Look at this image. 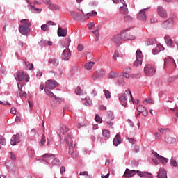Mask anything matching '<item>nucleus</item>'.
<instances>
[{
    "label": "nucleus",
    "mask_w": 178,
    "mask_h": 178,
    "mask_svg": "<svg viewBox=\"0 0 178 178\" xmlns=\"http://www.w3.org/2000/svg\"><path fill=\"white\" fill-rule=\"evenodd\" d=\"M65 143L68 144V154L71 155L72 158H77V156H79V152L77 151V143H74V145L73 146V139H72V135H68V138L65 139Z\"/></svg>",
    "instance_id": "nucleus-1"
},
{
    "label": "nucleus",
    "mask_w": 178,
    "mask_h": 178,
    "mask_svg": "<svg viewBox=\"0 0 178 178\" xmlns=\"http://www.w3.org/2000/svg\"><path fill=\"white\" fill-rule=\"evenodd\" d=\"M129 98H131V101L133 102V95H131L130 90H125V92L119 97V101L121 105H122V106H127V100Z\"/></svg>",
    "instance_id": "nucleus-2"
},
{
    "label": "nucleus",
    "mask_w": 178,
    "mask_h": 178,
    "mask_svg": "<svg viewBox=\"0 0 178 178\" xmlns=\"http://www.w3.org/2000/svg\"><path fill=\"white\" fill-rule=\"evenodd\" d=\"M152 154L156 158V159H152V162H154L155 165H159V163H163V165H166V163H168V159L159 155V154H157L156 152H154V151L152 152Z\"/></svg>",
    "instance_id": "nucleus-3"
},
{
    "label": "nucleus",
    "mask_w": 178,
    "mask_h": 178,
    "mask_svg": "<svg viewBox=\"0 0 178 178\" xmlns=\"http://www.w3.org/2000/svg\"><path fill=\"white\" fill-rule=\"evenodd\" d=\"M16 77L18 81H23L24 80L25 81H26V83H29L30 81V76L23 70L17 72Z\"/></svg>",
    "instance_id": "nucleus-4"
},
{
    "label": "nucleus",
    "mask_w": 178,
    "mask_h": 178,
    "mask_svg": "<svg viewBox=\"0 0 178 178\" xmlns=\"http://www.w3.org/2000/svg\"><path fill=\"white\" fill-rule=\"evenodd\" d=\"M42 158H48L49 161H50V159H53L51 162V165H53V166H60V165H62V163L60 162L59 159L55 158V155L52 154H44L42 156Z\"/></svg>",
    "instance_id": "nucleus-5"
},
{
    "label": "nucleus",
    "mask_w": 178,
    "mask_h": 178,
    "mask_svg": "<svg viewBox=\"0 0 178 178\" xmlns=\"http://www.w3.org/2000/svg\"><path fill=\"white\" fill-rule=\"evenodd\" d=\"M67 131H69V127L66 125H63L60 129V140H66L67 138H69V134L72 136L71 134H67Z\"/></svg>",
    "instance_id": "nucleus-6"
},
{
    "label": "nucleus",
    "mask_w": 178,
    "mask_h": 178,
    "mask_svg": "<svg viewBox=\"0 0 178 178\" xmlns=\"http://www.w3.org/2000/svg\"><path fill=\"white\" fill-rule=\"evenodd\" d=\"M126 31H129V29H124V31H122L120 33L122 41H127L129 40H136V37L134 35H130L126 33Z\"/></svg>",
    "instance_id": "nucleus-7"
},
{
    "label": "nucleus",
    "mask_w": 178,
    "mask_h": 178,
    "mask_svg": "<svg viewBox=\"0 0 178 178\" xmlns=\"http://www.w3.org/2000/svg\"><path fill=\"white\" fill-rule=\"evenodd\" d=\"M173 24H175L173 18H169L161 24V28L164 30H169L173 27Z\"/></svg>",
    "instance_id": "nucleus-8"
},
{
    "label": "nucleus",
    "mask_w": 178,
    "mask_h": 178,
    "mask_svg": "<svg viewBox=\"0 0 178 178\" xmlns=\"http://www.w3.org/2000/svg\"><path fill=\"white\" fill-rule=\"evenodd\" d=\"M105 76V70L102 69H99L96 72H94L91 79L93 81L98 80L99 79H102Z\"/></svg>",
    "instance_id": "nucleus-9"
},
{
    "label": "nucleus",
    "mask_w": 178,
    "mask_h": 178,
    "mask_svg": "<svg viewBox=\"0 0 178 178\" xmlns=\"http://www.w3.org/2000/svg\"><path fill=\"white\" fill-rule=\"evenodd\" d=\"M144 72L145 76L151 77V76H154V74H155V72H156V70L154 67H152V65H146L144 67Z\"/></svg>",
    "instance_id": "nucleus-10"
},
{
    "label": "nucleus",
    "mask_w": 178,
    "mask_h": 178,
    "mask_svg": "<svg viewBox=\"0 0 178 178\" xmlns=\"http://www.w3.org/2000/svg\"><path fill=\"white\" fill-rule=\"evenodd\" d=\"M136 55V60L134 63V66L137 67L138 65H143V52L141 50H137Z\"/></svg>",
    "instance_id": "nucleus-11"
},
{
    "label": "nucleus",
    "mask_w": 178,
    "mask_h": 178,
    "mask_svg": "<svg viewBox=\"0 0 178 178\" xmlns=\"http://www.w3.org/2000/svg\"><path fill=\"white\" fill-rule=\"evenodd\" d=\"M56 87H58V82L49 79L45 83L44 90H54Z\"/></svg>",
    "instance_id": "nucleus-12"
},
{
    "label": "nucleus",
    "mask_w": 178,
    "mask_h": 178,
    "mask_svg": "<svg viewBox=\"0 0 178 178\" xmlns=\"http://www.w3.org/2000/svg\"><path fill=\"white\" fill-rule=\"evenodd\" d=\"M157 12L159 16L163 19H166L168 17V12L162 6H159L157 8Z\"/></svg>",
    "instance_id": "nucleus-13"
},
{
    "label": "nucleus",
    "mask_w": 178,
    "mask_h": 178,
    "mask_svg": "<svg viewBox=\"0 0 178 178\" xmlns=\"http://www.w3.org/2000/svg\"><path fill=\"white\" fill-rule=\"evenodd\" d=\"M165 143L169 145L175 144L176 143V138L172 135L165 136Z\"/></svg>",
    "instance_id": "nucleus-14"
},
{
    "label": "nucleus",
    "mask_w": 178,
    "mask_h": 178,
    "mask_svg": "<svg viewBox=\"0 0 178 178\" xmlns=\"http://www.w3.org/2000/svg\"><path fill=\"white\" fill-rule=\"evenodd\" d=\"M137 172H140L138 170H130L129 168H127L125 170V172L124 173V177L126 178H130L133 177L137 173Z\"/></svg>",
    "instance_id": "nucleus-15"
},
{
    "label": "nucleus",
    "mask_w": 178,
    "mask_h": 178,
    "mask_svg": "<svg viewBox=\"0 0 178 178\" xmlns=\"http://www.w3.org/2000/svg\"><path fill=\"white\" fill-rule=\"evenodd\" d=\"M22 134H17V135H14L13 137L11 138V145H16V144H19L20 143V138H22Z\"/></svg>",
    "instance_id": "nucleus-16"
},
{
    "label": "nucleus",
    "mask_w": 178,
    "mask_h": 178,
    "mask_svg": "<svg viewBox=\"0 0 178 178\" xmlns=\"http://www.w3.org/2000/svg\"><path fill=\"white\" fill-rule=\"evenodd\" d=\"M70 15L74 20H77L78 22H84L85 20L84 18H83V17L76 11H70Z\"/></svg>",
    "instance_id": "nucleus-17"
},
{
    "label": "nucleus",
    "mask_w": 178,
    "mask_h": 178,
    "mask_svg": "<svg viewBox=\"0 0 178 178\" xmlns=\"http://www.w3.org/2000/svg\"><path fill=\"white\" fill-rule=\"evenodd\" d=\"M19 31L22 35H27L30 33V27L20 25L19 26Z\"/></svg>",
    "instance_id": "nucleus-18"
},
{
    "label": "nucleus",
    "mask_w": 178,
    "mask_h": 178,
    "mask_svg": "<svg viewBox=\"0 0 178 178\" xmlns=\"http://www.w3.org/2000/svg\"><path fill=\"white\" fill-rule=\"evenodd\" d=\"M64 60H69L72 54H70V50L69 49H65L61 55Z\"/></svg>",
    "instance_id": "nucleus-19"
},
{
    "label": "nucleus",
    "mask_w": 178,
    "mask_h": 178,
    "mask_svg": "<svg viewBox=\"0 0 178 178\" xmlns=\"http://www.w3.org/2000/svg\"><path fill=\"white\" fill-rule=\"evenodd\" d=\"M138 20H142L143 22L147 20V15H145V9L141 10L138 13Z\"/></svg>",
    "instance_id": "nucleus-20"
},
{
    "label": "nucleus",
    "mask_w": 178,
    "mask_h": 178,
    "mask_svg": "<svg viewBox=\"0 0 178 178\" xmlns=\"http://www.w3.org/2000/svg\"><path fill=\"white\" fill-rule=\"evenodd\" d=\"M112 42H114L115 44H116L117 45H120V42L122 41V38L120 37V33L114 35L112 39H111Z\"/></svg>",
    "instance_id": "nucleus-21"
},
{
    "label": "nucleus",
    "mask_w": 178,
    "mask_h": 178,
    "mask_svg": "<svg viewBox=\"0 0 178 178\" xmlns=\"http://www.w3.org/2000/svg\"><path fill=\"white\" fill-rule=\"evenodd\" d=\"M57 34L58 37H66V35H67V30L63 29L62 28L59 27L57 31Z\"/></svg>",
    "instance_id": "nucleus-22"
},
{
    "label": "nucleus",
    "mask_w": 178,
    "mask_h": 178,
    "mask_svg": "<svg viewBox=\"0 0 178 178\" xmlns=\"http://www.w3.org/2000/svg\"><path fill=\"white\" fill-rule=\"evenodd\" d=\"M158 178H168V173L164 169H160L157 174Z\"/></svg>",
    "instance_id": "nucleus-23"
},
{
    "label": "nucleus",
    "mask_w": 178,
    "mask_h": 178,
    "mask_svg": "<svg viewBox=\"0 0 178 178\" xmlns=\"http://www.w3.org/2000/svg\"><path fill=\"white\" fill-rule=\"evenodd\" d=\"M122 143V139L120 138V135H119V134H118L113 140V145H115V147H118V145L119 144H120Z\"/></svg>",
    "instance_id": "nucleus-24"
},
{
    "label": "nucleus",
    "mask_w": 178,
    "mask_h": 178,
    "mask_svg": "<svg viewBox=\"0 0 178 178\" xmlns=\"http://www.w3.org/2000/svg\"><path fill=\"white\" fill-rule=\"evenodd\" d=\"M17 94L18 97H20L21 98H26L27 97V93H26L24 91L22 90V88L20 87V85L18 84V91L17 92Z\"/></svg>",
    "instance_id": "nucleus-25"
},
{
    "label": "nucleus",
    "mask_w": 178,
    "mask_h": 178,
    "mask_svg": "<svg viewBox=\"0 0 178 178\" xmlns=\"http://www.w3.org/2000/svg\"><path fill=\"white\" fill-rule=\"evenodd\" d=\"M137 175L140 176V177L152 178V175L145 172H141V171H137Z\"/></svg>",
    "instance_id": "nucleus-26"
},
{
    "label": "nucleus",
    "mask_w": 178,
    "mask_h": 178,
    "mask_svg": "<svg viewBox=\"0 0 178 178\" xmlns=\"http://www.w3.org/2000/svg\"><path fill=\"white\" fill-rule=\"evenodd\" d=\"M130 73H131V69L127 67L123 72V76L125 77V79H129L130 77Z\"/></svg>",
    "instance_id": "nucleus-27"
},
{
    "label": "nucleus",
    "mask_w": 178,
    "mask_h": 178,
    "mask_svg": "<svg viewBox=\"0 0 178 178\" xmlns=\"http://www.w3.org/2000/svg\"><path fill=\"white\" fill-rule=\"evenodd\" d=\"M120 13L122 15H127L129 13V8H127V5H124L120 8Z\"/></svg>",
    "instance_id": "nucleus-28"
},
{
    "label": "nucleus",
    "mask_w": 178,
    "mask_h": 178,
    "mask_svg": "<svg viewBox=\"0 0 178 178\" xmlns=\"http://www.w3.org/2000/svg\"><path fill=\"white\" fill-rule=\"evenodd\" d=\"M20 23L22 24L21 26H24V27H31V22L29 19H22L20 21Z\"/></svg>",
    "instance_id": "nucleus-29"
},
{
    "label": "nucleus",
    "mask_w": 178,
    "mask_h": 178,
    "mask_svg": "<svg viewBox=\"0 0 178 178\" xmlns=\"http://www.w3.org/2000/svg\"><path fill=\"white\" fill-rule=\"evenodd\" d=\"M49 9H50L51 10H59L60 9V7L59 6V5L51 3L49 6Z\"/></svg>",
    "instance_id": "nucleus-30"
},
{
    "label": "nucleus",
    "mask_w": 178,
    "mask_h": 178,
    "mask_svg": "<svg viewBox=\"0 0 178 178\" xmlns=\"http://www.w3.org/2000/svg\"><path fill=\"white\" fill-rule=\"evenodd\" d=\"M49 63L53 64L54 66H58L59 65V60L56 58H51L49 60Z\"/></svg>",
    "instance_id": "nucleus-31"
},
{
    "label": "nucleus",
    "mask_w": 178,
    "mask_h": 178,
    "mask_svg": "<svg viewBox=\"0 0 178 178\" xmlns=\"http://www.w3.org/2000/svg\"><path fill=\"white\" fill-rule=\"evenodd\" d=\"M95 15H97V12L92 10L91 13H87L86 15H83L84 20H88L90 19L88 16H95Z\"/></svg>",
    "instance_id": "nucleus-32"
},
{
    "label": "nucleus",
    "mask_w": 178,
    "mask_h": 178,
    "mask_svg": "<svg viewBox=\"0 0 178 178\" xmlns=\"http://www.w3.org/2000/svg\"><path fill=\"white\" fill-rule=\"evenodd\" d=\"M83 102L86 106H91V105H92V101H91L90 99H83Z\"/></svg>",
    "instance_id": "nucleus-33"
},
{
    "label": "nucleus",
    "mask_w": 178,
    "mask_h": 178,
    "mask_svg": "<svg viewBox=\"0 0 178 178\" xmlns=\"http://www.w3.org/2000/svg\"><path fill=\"white\" fill-rule=\"evenodd\" d=\"M95 63L94 62H89V63H87L86 65H85V68L87 70H91L92 69V66H94Z\"/></svg>",
    "instance_id": "nucleus-34"
},
{
    "label": "nucleus",
    "mask_w": 178,
    "mask_h": 178,
    "mask_svg": "<svg viewBox=\"0 0 178 178\" xmlns=\"http://www.w3.org/2000/svg\"><path fill=\"white\" fill-rule=\"evenodd\" d=\"M165 41L167 45H168L169 47H172V45L173 44V41L172 40V39H170V37L165 36Z\"/></svg>",
    "instance_id": "nucleus-35"
},
{
    "label": "nucleus",
    "mask_w": 178,
    "mask_h": 178,
    "mask_svg": "<svg viewBox=\"0 0 178 178\" xmlns=\"http://www.w3.org/2000/svg\"><path fill=\"white\" fill-rule=\"evenodd\" d=\"M114 118L115 117H113V113L109 111L107 113V115L106 117V122L108 120H113Z\"/></svg>",
    "instance_id": "nucleus-36"
},
{
    "label": "nucleus",
    "mask_w": 178,
    "mask_h": 178,
    "mask_svg": "<svg viewBox=\"0 0 178 178\" xmlns=\"http://www.w3.org/2000/svg\"><path fill=\"white\" fill-rule=\"evenodd\" d=\"M30 8H31V12H33V13H40V12L42 10V9L36 8L35 7H34L32 5L30 6Z\"/></svg>",
    "instance_id": "nucleus-37"
},
{
    "label": "nucleus",
    "mask_w": 178,
    "mask_h": 178,
    "mask_svg": "<svg viewBox=\"0 0 178 178\" xmlns=\"http://www.w3.org/2000/svg\"><path fill=\"white\" fill-rule=\"evenodd\" d=\"M102 136H104V137H106V138H109L111 137V133L106 129H103Z\"/></svg>",
    "instance_id": "nucleus-38"
},
{
    "label": "nucleus",
    "mask_w": 178,
    "mask_h": 178,
    "mask_svg": "<svg viewBox=\"0 0 178 178\" xmlns=\"http://www.w3.org/2000/svg\"><path fill=\"white\" fill-rule=\"evenodd\" d=\"M161 45L157 44V47L154 49H153V55H156L158 54H159V52H161Z\"/></svg>",
    "instance_id": "nucleus-39"
},
{
    "label": "nucleus",
    "mask_w": 178,
    "mask_h": 178,
    "mask_svg": "<svg viewBox=\"0 0 178 178\" xmlns=\"http://www.w3.org/2000/svg\"><path fill=\"white\" fill-rule=\"evenodd\" d=\"M158 130L161 134H168V133L170 131L169 129L168 128H159Z\"/></svg>",
    "instance_id": "nucleus-40"
},
{
    "label": "nucleus",
    "mask_w": 178,
    "mask_h": 178,
    "mask_svg": "<svg viewBox=\"0 0 178 178\" xmlns=\"http://www.w3.org/2000/svg\"><path fill=\"white\" fill-rule=\"evenodd\" d=\"M44 91L47 95H49V97H50L51 98L54 97L55 99H58V97H56V96H55V95L52 92L49 91V90H44Z\"/></svg>",
    "instance_id": "nucleus-41"
},
{
    "label": "nucleus",
    "mask_w": 178,
    "mask_h": 178,
    "mask_svg": "<svg viewBox=\"0 0 178 178\" xmlns=\"http://www.w3.org/2000/svg\"><path fill=\"white\" fill-rule=\"evenodd\" d=\"M171 63V65H175V60H173V58H165V63L164 65H166V63Z\"/></svg>",
    "instance_id": "nucleus-42"
},
{
    "label": "nucleus",
    "mask_w": 178,
    "mask_h": 178,
    "mask_svg": "<svg viewBox=\"0 0 178 178\" xmlns=\"http://www.w3.org/2000/svg\"><path fill=\"white\" fill-rule=\"evenodd\" d=\"M104 95H105V97L106 98V99H111V92L109 90H104Z\"/></svg>",
    "instance_id": "nucleus-43"
},
{
    "label": "nucleus",
    "mask_w": 178,
    "mask_h": 178,
    "mask_svg": "<svg viewBox=\"0 0 178 178\" xmlns=\"http://www.w3.org/2000/svg\"><path fill=\"white\" fill-rule=\"evenodd\" d=\"M93 34L95 35V41L97 42L99 40V31H98V29L92 31Z\"/></svg>",
    "instance_id": "nucleus-44"
},
{
    "label": "nucleus",
    "mask_w": 178,
    "mask_h": 178,
    "mask_svg": "<svg viewBox=\"0 0 178 178\" xmlns=\"http://www.w3.org/2000/svg\"><path fill=\"white\" fill-rule=\"evenodd\" d=\"M143 104H144L145 105H147V104H154V100L152 99H146L145 100H144L143 102Z\"/></svg>",
    "instance_id": "nucleus-45"
},
{
    "label": "nucleus",
    "mask_w": 178,
    "mask_h": 178,
    "mask_svg": "<svg viewBox=\"0 0 178 178\" xmlns=\"http://www.w3.org/2000/svg\"><path fill=\"white\" fill-rule=\"evenodd\" d=\"M41 29L43 31H49V26L47 25V24H44L41 26Z\"/></svg>",
    "instance_id": "nucleus-46"
},
{
    "label": "nucleus",
    "mask_w": 178,
    "mask_h": 178,
    "mask_svg": "<svg viewBox=\"0 0 178 178\" xmlns=\"http://www.w3.org/2000/svg\"><path fill=\"white\" fill-rule=\"evenodd\" d=\"M109 79H115V77H118V74L115 72H111L108 74Z\"/></svg>",
    "instance_id": "nucleus-47"
},
{
    "label": "nucleus",
    "mask_w": 178,
    "mask_h": 178,
    "mask_svg": "<svg viewBox=\"0 0 178 178\" xmlns=\"http://www.w3.org/2000/svg\"><path fill=\"white\" fill-rule=\"evenodd\" d=\"M124 22H131L133 20V17L130 16V15H125L124 16Z\"/></svg>",
    "instance_id": "nucleus-48"
},
{
    "label": "nucleus",
    "mask_w": 178,
    "mask_h": 178,
    "mask_svg": "<svg viewBox=\"0 0 178 178\" xmlns=\"http://www.w3.org/2000/svg\"><path fill=\"white\" fill-rule=\"evenodd\" d=\"M136 110L138 111V112L141 113L142 112H144V111H145V107H144L143 105H140L138 106Z\"/></svg>",
    "instance_id": "nucleus-49"
},
{
    "label": "nucleus",
    "mask_w": 178,
    "mask_h": 178,
    "mask_svg": "<svg viewBox=\"0 0 178 178\" xmlns=\"http://www.w3.org/2000/svg\"><path fill=\"white\" fill-rule=\"evenodd\" d=\"M46 141H47V139H46V138H45V135L44 134H43L42 136V138H41V140H40V145H45V143H46Z\"/></svg>",
    "instance_id": "nucleus-50"
},
{
    "label": "nucleus",
    "mask_w": 178,
    "mask_h": 178,
    "mask_svg": "<svg viewBox=\"0 0 178 178\" xmlns=\"http://www.w3.org/2000/svg\"><path fill=\"white\" fill-rule=\"evenodd\" d=\"M0 144L1 145H6V140H5V137L0 136Z\"/></svg>",
    "instance_id": "nucleus-51"
},
{
    "label": "nucleus",
    "mask_w": 178,
    "mask_h": 178,
    "mask_svg": "<svg viewBox=\"0 0 178 178\" xmlns=\"http://www.w3.org/2000/svg\"><path fill=\"white\" fill-rule=\"evenodd\" d=\"M138 151H140V146L137 145H134V148H133L134 154H137Z\"/></svg>",
    "instance_id": "nucleus-52"
},
{
    "label": "nucleus",
    "mask_w": 178,
    "mask_h": 178,
    "mask_svg": "<svg viewBox=\"0 0 178 178\" xmlns=\"http://www.w3.org/2000/svg\"><path fill=\"white\" fill-rule=\"evenodd\" d=\"M25 65L27 67V69H29V70H31V69H33V67H34V65L32 63H29L26 61H25Z\"/></svg>",
    "instance_id": "nucleus-53"
},
{
    "label": "nucleus",
    "mask_w": 178,
    "mask_h": 178,
    "mask_svg": "<svg viewBox=\"0 0 178 178\" xmlns=\"http://www.w3.org/2000/svg\"><path fill=\"white\" fill-rule=\"evenodd\" d=\"M119 56H120L119 51L118 50H115L113 56V59H114V60L116 61L117 60L116 58H119Z\"/></svg>",
    "instance_id": "nucleus-54"
},
{
    "label": "nucleus",
    "mask_w": 178,
    "mask_h": 178,
    "mask_svg": "<svg viewBox=\"0 0 178 178\" xmlns=\"http://www.w3.org/2000/svg\"><path fill=\"white\" fill-rule=\"evenodd\" d=\"M95 120H96L97 123H101L102 122V118L99 115H96Z\"/></svg>",
    "instance_id": "nucleus-55"
},
{
    "label": "nucleus",
    "mask_w": 178,
    "mask_h": 178,
    "mask_svg": "<svg viewBox=\"0 0 178 178\" xmlns=\"http://www.w3.org/2000/svg\"><path fill=\"white\" fill-rule=\"evenodd\" d=\"M81 92H83V90H81V89L80 88V87H77L75 90V93L77 95H81Z\"/></svg>",
    "instance_id": "nucleus-56"
},
{
    "label": "nucleus",
    "mask_w": 178,
    "mask_h": 178,
    "mask_svg": "<svg viewBox=\"0 0 178 178\" xmlns=\"http://www.w3.org/2000/svg\"><path fill=\"white\" fill-rule=\"evenodd\" d=\"M95 24H94V22H90L88 24V27L89 30H92V27H95Z\"/></svg>",
    "instance_id": "nucleus-57"
},
{
    "label": "nucleus",
    "mask_w": 178,
    "mask_h": 178,
    "mask_svg": "<svg viewBox=\"0 0 178 178\" xmlns=\"http://www.w3.org/2000/svg\"><path fill=\"white\" fill-rule=\"evenodd\" d=\"M79 176H85L86 177H87V176H88V172L87 171L81 172L79 173Z\"/></svg>",
    "instance_id": "nucleus-58"
},
{
    "label": "nucleus",
    "mask_w": 178,
    "mask_h": 178,
    "mask_svg": "<svg viewBox=\"0 0 178 178\" xmlns=\"http://www.w3.org/2000/svg\"><path fill=\"white\" fill-rule=\"evenodd\" d=\"M106 123L109 127H113L114 123L112 122V120H107Z\"/></svg>",
    "instance_id": "nucleus-59"
},
{
    "label": "nucleus",
    "mask_w": 178,
    "mask_h": 178,
    "mask_svg": "<svg viewBox=\"0 0 178 178\" xmlns=\"http://www.w3.org/2000/svg\"><path fill=\"white\" fill-rule=\"evenodd\" d=\"M10 155L12 161H16V155L13 154L11 152H10Z\"/></svg>",
    "instance_id": "nucleus-60"
},
{
    "label": "nucleus",
    "mask_w": 178,
    "mask_h": 178,
    "mask_svg": "<svg viewBox=\"0 0 178 178\" xmlns=\"http://www.w3.org/2000/svg\"><path fill=\"white\" fill-rule=\"evenodd\" d=\"M43 3H45L46 5H49L52 3L51 0H42Z\"/></svg>",
    "instance_id": "nucleus-61"
},
{
    "label": "nucleus",
    "mask_w": 178,
    "mask_h": 178,
    "mask_svg": "<svg viewBox=\"0 0 178 178\" xmlns=\"http://www.w3.org/2000/svg\"><path fill=\"white\" fill-rule=\"evenodd\" d=\"M47 26H56V24L52 21H49L47 23Z\"/></svg>",
    "instance_id": "nucleus-62"
},
{
    "label": "nucleus",
    "mask_w": 178,
    "mask_h": 178,
    "mask_svg": "<svg viewBox=\"0 0 178 178\" xmlns=\"http://www.w3.org/2000/svg\"><path fill=\"white\" fill-rule=\"evenodd\" d=\"M45 45H49V47H51L52 42L51 41H44Z\"/></svg>",
    "instance_id": "nucleus-63"
},
{
    "label": "nucleus",
    "mask_w": 178,
    "mask_h": 178,
    "mask_svg": "<svg viewBox=\"0 0 178 178\" xmlns=\"http://www.w3.org/2000/svg\"><path fill=\"white\" fill-rule=\"evenodd\" d=\"M84 49V46L83 44L78 45V51H83Z\"/></svg>",
    "instance_id": "nucleus-64"
}]
</instances>
